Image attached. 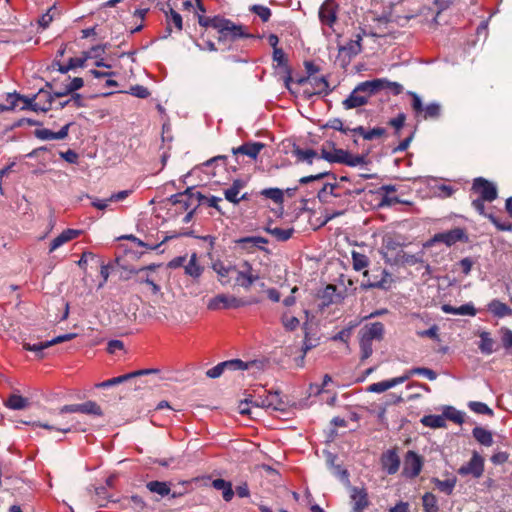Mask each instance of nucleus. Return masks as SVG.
Masks as SVG:
<instances>
[{
	"label": "nucleus",
	"instance_id": "obj_19",
	"mask_svg": "<svg viewBox=\"0 0 512 512\" xmlns=\"http://www.w3.org/2000/svg\"><path fill=\"white\" fill-rule=\"evenodd\" d=\"M338 5L334 0H325L319 9V19L322 24L332 27L337 20Z\"/></svg>",
	"mask_w": 512,
	"mask_h": 512
},
{
	"label": "nucleus",
	"instance_id": "obj_33",
	"mask_svg": "<svg viewBox=\"0 0 512 512\" xmlns=\"http://www.w3.org/2000/svg\"><path fill=\"white\" fill-rule=\"evenodd\" d=\"M184 270H185V274L189 275L193 279H198L202 275V273L204 271V267L198 263V258H197L196 253H193L191 255L188 263L186 265H184Z\"/></svg>",
	"mask_w": 512,
	"mask_h": 512
},
{
	"label": "nucleus",
	"instance_id": "obj_61",
	"mask_svg": "<svg viewBox=\"0 0 512 512\" xmlns=\"http://www.w3.org/2000/svg\"><path fill=\"white\" fill-rule=\"evenodd\" d=\"M203 198L204 197L200 192L194 193L190 188V197L188 199H184V201L179 205L181 206V209L188 210L194 202H200Z\"/></svg>",
	"mask_w": 512,
	"mask_h": 512
},
{
	"label": "nucleus",
	"instance_id": "obj_42",
	"mask_svg": "<svg viewBox=\"0 0 512 512\" xmlns=\"http://www.w3.org/2000/svg\"><path fill=\"white\" fill-rule=\"evenodd\" d=\"M28 405V399L17 394L10 395L9 398L5 401V406L12 410L25 409L28 407Z\"/></svg>",
	"mask_w": 512,
	"mask_h": 512
},
{
	"label": "nucleus",
	"instance_id": "obj_37",
	"mask_svg": "<svg viewBox=\"0 0 512 512\" xmlns=\"http://www.w3.org/2000/svg\"><path fill=\"white\" fill-rule=\"evenodd\" d=\"M431 482L436 486V488L445 493L446 495H451L457 483V478L455 476L448 478L446 480H440L438 478H432Z\"/></svg>",
	"mask_w": 512,
	"mask_h": 512
},
{
	"label": "nucleus",
	"instance_id": "obj_35",
	"mask_svg": "<svg viewBox=\"0 0 512 512\" xmlns=\"http://www.w3.org/2000/svg\"><path fill=\"white\" fill-rule=\"evenodd\" d=\"M243 187L244 182L242 180H234L232 185L224 190L225 199L233 204H238L240 202L238 195Z\"/></svg>",
	"mask_w": 512,
	"mask_h": 512
},
{
	"label": "nucleus",
	"instance_id": "obj_11",
	"mask_svg": "<svg viewBox=\"0 0 512 512\" xmlns=\"http://www.w3.org/2000/svg\"><path fill=\"white\" fill-rule=\"evenodd\" d=\"M75 337H76L75 333H68V334L57 336L49 341H41V342L34 343V344L23 341L22 346H23L24 350L34 352V353H36L38 358H43V356H44L43 350L44 349L49 348L53 345L65 342V341H70V340L74 339Z\"/></svg>",
	"mask_w": 512,
	"mask_h": 512
},
{
	"label": "nucleus",
	"instance_id": "obj_18",
	"mask_svg": "<svg viewBox=\"0 0 512 512\" xmlns=\"http://www.w3.org/2000/svg\"><path fill=\"white\" fill-rule=\"evenodd\" d=\"M45 87L47 89L42 88L36 94H34V107H36V112H47L52 108V103L54 100L50 91L52 89V84L47 82Z\"/></svg>",
	"mask_w": 512,
	"mask_h": 512
},
{
	"label": "nucleus",
	"instance_id": "obj_6",
	"mask_svg": "<svg viewBox=\"0 0 512 512\" xmlns=\"http://www.w3.org/2000/svg\"><path fill=\"white\" fill-rule=\"evenodd\" d=\"M412 97V109L415 113L416 118L422 120H437L441 116V105L433 102L426 106L423 105L421 98L416 93H410Z\"/></svg>",
	"mask_w": 512,
	"mask_h": 512
},
{
	"label": "nucleus",
	"instance_id": "obj_5",
	"mask_svg": "<svg viewBox=\"0 0 512 512\" xmlns=\"http://www.w3.org/2000/svg\"><path fill=\"white\" fill-rule=\"evenodd\" d=\"M363 276L368 278L367 282L361 284V288L364 290L372 288L388 290L393 282L391 274L380 267L374 269L371 274L368 270H365Z\"/></svg>",
	"mask_w": 512,
	"mask_h": 512
},
{
	"label": "nucleus",
	"instance_id": "obj_10",
	"mask_svg": "<svg viewBox=\"0 0 512 512\" xmlns=\"http://www.w3.org/2000/svg\"><path fill=\"white\" fill-rule=\"evenodd\" d=\"M248 305V302L234 295L218 294L208 301L209 310L239 308Z\"/></svg>",
	"mask_w": 512,
	"mask_h": 512
},
{
	"label": "nucleus",
	"instance_id": "obj_26",
	"mask_svg": "<svg viewBox=\"0 0 512 512\" xmlns=\"http://www.w3.org/2000/svg\"><path fill=\"white\" fill-rule=\"evenodd\" d=\"M81 234L80 230L76 229H66L62 233H60L57 237H55L50 243V252L55 251L63 244L77 238Z\"/></svg>",
	"mask_w": 512,
	"mask_h": 512
},
{
	"label": "nucleus",
	"instance_id": "obj_25",
	"mask_svg": "<svg viewBox=\"0 0 512 512\" xmlns=\"http://www.w3.org/2000/svg\"><path fill=\"white\" fill-rule=\"evenodd\" d=\"M212 269L218 276V281L223 285H228L230 283L229 275L231 272L236 270V266L225 265L222 261L217 260L212 264Z\"/></svg>",
	"mask_w": 512,
	"mask_h": 512
},
{
	"label": "nucleus",
	"instance_id": "obj_9",
	"mask_svg": "<svg viewBox=\"0 0 512 512\" xmlns=\"http://www.w3.org/2000/svg\"><path fill=\"white\" fill-rule=\"evenodd\" d=\"M234 272L237 274L235 284L245 290L250 289L251 286L260 279L258 271L253 269L252 264L247 260L241 262L239 268L236 267Z\"/></svg>",
	"mask_w": 512,
	"mask_h": 512
},
{
	"label": "nucleus",
	"instance_id": "obj_7",
	"mask_svg": "<svg viewBox=\"0 0 512 512\" xmlns=\"http://www.w3.org/2000/svg\"><path fill=\"white\" fill-rule=\"evenodd\" d=\"M403 243L394 235L383 237L381 254L387 264L394 266L404 252Z\"/></svg>",
	"mask_w": 512,
	"mask_h": 512
},
{
	"label": "nucleus",
	"instance_id": "obj_46",
	"mask_svg": "<svg viewBox=\"0 0 512 512\" xmlns=\"http://www.w3.org/2000/svg\"><path fill=\"white\" fill-rule=\"evenodd\" d=\"M422 506L424 512H438V501L436 496L431 492H426L422 496Z\"/></svg>",
	"mask_w": 512,
	"mask_h": 512
},
{
	"label": "nucleus",
	"instance_id": "obj_43",
	"mask_svg": "<svg viewBox=\"0 0 512 512\" xmlns=\"http://www.w3.org/2000/svg\"><path fill=\"white\" fill-rule=\"evenodd\" d=\"M420 422L430 428H443L446 426V421L443 415H425L421 418Z\"/></svg>",
	"mask_w": 512,
	"mask_h": 512
},
{
	"label": "nucleus",
	"instance_id": "obj_30",
	"mask_svg": "<svg viewBox=\"0 0 512 512\" xmlns=\"http://www.w3.org/2000/svg\"><path fill=\"white\" fill-rule=\"evenodd\" d=\"M264 231L272 235L277 241L285 242L294 234V228L272 227L270 224L264 227Z\"/></svg>",
	"mask_w": 512,
	"mask_h": 512
},
{
	"label": "nucleus",
	"instance_id": "obj_58",
	"mask_svg": "<svg viewBox=\"0 0 512 512\" xmlns=\"http://www.w3.org/2000/svg\"><path fill=\"white\" fill-rule=\"evenodd\" d=\"M250 239H253V236H247V237H242V238L236 239L234 241V243L236 244L237 247L246 251L247 253H253L257 249V245L254 242H252V243L245 242L246 240H250Z\"/></svg>",
	"mask_w": 512,
	"mask_h": 512
},
{
	"label": "nucleus",
	"instance_id": "obj_53",
	"mask_svg": "<svg viewBox=\"0 0 512 512\" xmlns=\"http://www.w3.org/2000/svg\"><path fill=\"white\" fill-rule=\"evenodd\" d=\"M468 407L470 408L471 411L477 414H484L489 416L493 415V410L483 402L471 401L469 402Z\"/></svg>",
	"mask_w": 512,
	"mask_h": 512
},
{
	"label": "nucleus",
	"instance_id": "obj_8",
	"mask_svg": "<svg viewBox=\"0 0 512 512\" xmlns=\"http://www.w3.org/2000/svg\"><path fill=\"white\" fill-rule=\"evenodd\" d=\"M218 42L225 43L227 41H237L242 38H251L253 37L251 34L244 30L243 25L235 24L230 19H226L224 24L222 25L220 31L218 32Z\"/></svg>",
	"mask_w": 512,
	"mask_h": 512
},
{
	"label": "nucleus",
	"instance_id": "obj_55",
	"mask_svg": "<svg viewBox=\"0 0 512 512\" xmlns=\"http://www.w3.org/2000/svg\"><path fill=\"white\" fill-rule=\"evenodd\" d=\"M359 345H360V352H361L360 359H361V361H365L373 353L372 341L361 337Z\"/></svg>",
	"mask_w": 512,
	"mask_h": 512
},
{
	"label": "nucleus",
	"instance_id": "obj_2",
	"mask_svg": "<svg viewBox=\"0 0 512 512\" xmlns=\"http://www.w3.org/2000/svg\"><path fill=\"white\" fill-rule=\"evenodd\" d=\"M471 191L478 195V198L472 201V207L480 215H485L484 202H492L495 199H497V187L487 179L483 177H478L473 180Z\"/></svg>",
	"mask_w": 512,
	"mask_h": 512
},
{
	"label": "nucleus",
	"instance_id": "obj_17",
	"mask_svg": "<svg viewBox=\"0 0 512 512\" xmlns=\"http://www.w3.org/2000/svg\"><path fill=\"white\" fill-rule=\"evenodd\" d=\"M265 148V144L262 142L248 141L240 145L239 147H233L231 149L232 154L238 161V156H247L252 160H256L260 152Z\"/></svg>",
	"mask_w": 512,
	"mask_h": 512
},
{
	"label": "nucleus",
	"instance_id": "obj_32",
	"mask_svg": "<svg viewBox=\"0 0 512 512\" xmlns=\"http://www.w3.org/2000/svg\"><path fill=\"white\" fill-rule=\"evenodd\" d=\"M488 310L498 318H503L512 314V309L498 299H493L488 304Z\"/></svg>",
	"mask_w": 512,
	"mask_h": 512
},
{
	"label": "nucleus",
	"instance_id": "obj_12",
	"mask_svg": "<svg viewBox=\"0 0 512 512\" xmlns=\"http://www.w3.org/2000/svg\"><path fill=\"white\" fill-rule=\"evenodd\" d=\"M457 472L461 476L472 475L474 478H480L484 472V458L474 451L469 462L462 465Z\"/></svg>",
	"mask_w": 512,
	"mask_h": 512
},
{
	"label": "nucleus",
	"instance_id": "obj_45",
	"mask_svg": "<svg viewBox=\"0 0 512 512\" xmlns=\"http://www.w3.org/2000/svg\"><path fill=\"white\" fill-rule=\"evenodd\" d=\"M351 256L352 266L355 271H361L369 266L370 261L365 254L353 250Z\"/></svg>",
	"mask_w": 512,
	"mask_h": 512
},
{
	"label": "nucleus",
	"instance_id": "obj_54",
	"mask_svg": "<svg viewBox=\"0 0 512 512\" xmlns=\"http://www.w3.org/2000/svg\"><path fill=\"white\" fill-rule=\"evenodd\" d=\"M129 379H130V375H129V373H127V374H124V375H121V376H117V377H113L111 379H108V380H105L103 382L97 383L95 386L97 388H108V387H111V386H114V385H118V384L124 383L127 380H129Z\"/></svg>",
	"mask_w": 512,
	"mask_h": 512
},
{
	"label": "nucleus",
	"instance_id": "obj_62",
	"mask_svg": "<svg viewBox=\"0 0 512 512\" xmlns=\"http://www.w3.org/2000/svg\"><path fill=\"white\" fill-rule=\"evenodd\" d=\"M251 11L258 15L263 22H268L271 17V10L263 5H254Z\"/></svg>",
	"mask_w": 512,
	"mask_h": 512
},
{
	"label": "nucleus",
	"instance_id": "obj_40",
	"mask_svg": "<svg viewBox=\"0 0 512 512\" xmlns=\"http://www.w3.org/2000/svg\"><path fill=\"white\" fill-rule=\"evenodd\" d=\"M472 435L481 445L490 447L493 444L492 433L483 427H475L472 430Z\"/></svg>",
	"mask_w": 512,
	"mask_h": 512
},
{
	"label": "nucleus",
	"instance_id": "obj_56",
	"mask_svg": "<svg viewBox=\"0 0 512 512\" xmlns=\"http://www.w3.org/2000/svg\"><path fill=\"white\" fill-rule=\"evenodd\" d=\"M484 216L487 217L499 231H509V232L512 231V223L511 222H509V221L502 222L499 218H497L493 214H488L486 212H485Z\"/></svg>",
	"mask_w": 512,
	"mask_h": 512
},
{
	"label": "nucleus",
	"instance_id": "obj_21",
	"mask_svg": "<svg viewBox=\"0 0 512 512\" xmlns=\"http://www.w3.org/2000/svg\"><path fill=\"white\" fill-rule=\"evenodd\" d=\"M382 469L389 475L395 474L400 467V458L396 449H389L381 456Z\"/></svg>",
	"mask_w": 512,
	"mask_h": 512
},
{
	"label": "nucleus",
	"instance_id": "obj_20",
	"mask_svg": "<svg viewBox=\"0 0 512 512\" xmlns=\"http://www.w3.org/2000/svg\"><path fill=\"white\" fill-rule=\"evenodd\" d=\"M257 407L271 408L275 411H285L287 403L280 396L278 391L269 392L264 398L254 402Z\"/></svg>",
	"mask_w": 512,
	"mask_h": 512
},
{
	"label": "nucleus",
	"instance_id": "obj_14",
	"mask_svg": "<svg viewBox=\"0 0 512 512\" xmlns=\"http://www.w3.org/2000/svg\"><path fill=\"white\" fill-rule=\"evenodd\" d=\"M423 467V458L415 451L409 450L404 458L403 473L409 478L417 477Z\"/></svg>",
	"mask_w": 512,
	"mask_h": 512
},
{
	"label": "nucleus",
	"instance_id": "obj_3",
	"mask_svg": "<svg viewBox=\"0 0 512 512\" xmlns=\"http://www.w3.org/2000/svg\"><path fill=\"white\" fill-rule=\"evenodd\" d=\"M380 81H365L360 83L352 93L343 101L345 109L361 107L368 102V97L378 92Z\"/></svg>",
	"mask_w": 512,
	"mask_h": 512
},
{
	"label": "nucleus",
	"instance_id": "obj_24",
	"mask_svg": "<svg viewBox=\"0 0 512 512\" xmlns=\"http://www.w3.org/2000/svg\"><path fill=\"white\" fill-rule=\"evenodd\" d=\"M361 337L373 341L382 340L384 334V325L381 322H374L365 325L360 331Z\"/></svg>",
	"mask_w": 512,
	"mask_h": 512
},
{
	"label": "nucleus",
	"instance_id": "obj_41",
	"mask_svg": "<svg viewBox=\"0 0 512 512\" xmlns=\"http://www.w3.org/2000/svg\"><path fill=\"white\" fill-rule=\"evenodd\" d=\"M423 262V253L409 254L405 251L400 255L399 261L394 266H414Z\"/></svg>",
	"mask_w": 512,
	"mask_h": 512
},
{
	"label": "nucleus",
	"instance_id": "obj_48",
	"mask_svg": "<svg viewBox=\"0 0 512 512\" xmlns=\"http://www.w3.org/2000/svg\"><path fill=\"white\" fill-rule=\"evenodd\" d=\"M363 181H364L363 179L358 178V175L352 177L351 183H350L351 187L346 188L343 193L345 195H352V194L360 195L365 190Z\"/></svg>",
	"mask_w": 512,
	"mask_h": 512
},
{
	"label": "nucleus",
	"instance_id": "obj_27",
	"mask_svg": "<svg viewBox=\"0 0 512 512\" xmlns=\"http://www.w3.org/2000/svg\"><path fill=\"white\" fill-rule=\"evenodd\" d=\"M165 14H166V24H167V27H166L167 35H165L164 37L166 38L168 35L171 34L172 26H174L177 31L182 30L183 19H182V16L172 8H170L169 11H167Z\"/></svg>",
	"mask_w": 512,
	"mask_h": 512
},
{
	"label": "nucleus",
	"instance_id": "obj_15",
	"mask_svg": "<svg viewBox=\"0 0 512 512\" xmlns=\"http://www.w3.org/2000/svg\"><path fill=\"white\" fill-rule=\"evenodd\" d=\"M273 61L277 62L278 66L284 68L285 76L283 78L285 87L290 93L295 94L296 91L292 88L293 78L292 70L288 65V58L282 48H275L272 54Z\"/></svg>",
	"mask_w": 512,
	"mask_h": 512
},
{
	"label": "nucleus",
	"instance_id": "obj_1",
	"mask_svg": "<svg viewBox=\"0 0 512 512\" xmlns=\"http://www.w3.org/2000/svg\"><path fill=\"white\" fill-rule=\"evenodd\" d=\"M321 159L329 163H340L350 167L367 164V154L353 155L347 150L336 148L333 142H325L322 145Z\"/></svg>",
	"mask_w": 512,
	"mask_h": 512
},
{
	"label": "nucleus",
	"instance_id": "obj_38",
	"mask_svg": "<svg viewBox=\"0 0 512 512\" xmlns=\"http://www.w3.org/2000/svg\"><path fill=\"white\" fill-rule=\"evenodd\" d=\"M212 486L215 489L222 491L223 499L226 502H229L232 500V498L234 496V491L232 489V485L230 482H228L224 479L218 478V479H215L212 481Z\"/></svg>",
	"mask_w": 512,
	"mask_h": 512
},
{
	"label": "nucleus",
	"instance_id": "obj_49",
	"mask_svg": "<svg viewBox=\"0 0 512 512\" xmlns=\"http://www.w3.org/2000/svg\"><path fill=\"white\" fill-rule=\"evenodd\" d=\"M443 417L445 420L448 419L457 424H462L464 422V414L451 406L445 408Z\"/></svg>",
	"mask_w": 512,
	"mask_h": 512
},
{
	"label": "nucleus",
	"instance_id": "obj_31",
	"mask_svg": "<svg viewBox=\"0 0 512 512\" xmlns=\"http://www.w3.org/2000/svg\"><path fill=\"white\" fill-rule=\"evenodd\" d=\"M146 488L151 492L159 495L161 498L169 496L171 492L170 484L165 481H149L146 483Z\"/></svg>",
	"mask_w": 512,
	"mask_h": 512
},
{
	"label": "nucleus",
	"instance_id": "obj_47",
	"mask_svg": "<svg viewBox=\"0 0 512 512\" xmlns=\"http://www.w3.org/2000/svg\"><path fill=\"white\" fill-rule=\"evenodd\" d=\"M260 194L273 200L276 204H282L284 202L283 191L279 188H266L263 189Z\"/></svg>",
	"mask_w": 512,
	"mask_h": 512
},
{
	"label": "nucleus",
	"instance_id": "obj_28",
	"mask_svg": "<svg viewBox=\"0 0 512 512\" xmlns=\"http://www.w3.org/2000/svg\"><path fill=\"white\" fill-rule=\"evenodd\" d=\"M442 311L447 314L475 316L477 311L473 304L467 303L460 307H453L450 304H443Z\"/></svg>",
	"mask_w": 512,
	"mask_h": 512
},
{
	"label": "nucleus",
	"instance_id": "obj_13",
	"mask_svg": "<svg viewBox=\"0 0 512 512\" xmlns=\"http://www.w3.org/2000/svg\"><path fill=\"white\" fill-rule=\"evenodd\" d=\"M330 91L326 77H310L309 86L303 89V96L309 100L314 95H328Z\"/></svg>",
	"mask_w": 512,
	"mask_h": 512
},
{
	"label": "nucleus",
	"instance_id": "obj_57",
	"mask_svg": "<svg viewBox=\"0 0 512 512\" xmlns=\"http://www.w3.org/2000/svg\"><path fill=\"white\" fill-rule=\"evenodd\" d=\"M373 81L382 82L381 85L378 87V91H380L382 89H389L393 92V94L398 95L403 90L402 85L397 82H390L386 79H374Z\"/></svg>",
	"mask_w": 512,
	"mask_h": 512
},
{
	"label": "nucleus",
	"instance_id": "obj_34",
	"mask_svg": "<svg viewBox=\"0 0 512 512\" xmlns=\"http://www.w3.org/2000/svg\"><path fill=\"white\" fill-rule=\"evenodd\" d=\"M479 337H480V342H479L478 348L483 354L490 355L494 351H496V349L494 348L495 341L491 337L489 332L482 331L479 333Z\"/></svg>",
	"mask_w": 512,
	"mask_h": 512
},
{
	"label": "nucleus",
	"instance_id": "obj_29",
	"mask_svg": "<svg viewBox=\"0 0 512 512\" xmlns=\"http://www.w3.org/2000/svg\"><path fill=\"white\" fill-rule=\"evenodd\" d=\"M293 155L296 157L299 162H306L308 164H313L314 159H321V155L313 149H302L298 146L294 147Z\"/></svg>",
	"mask_w": 512,
	"mask_h": 512
},
{
	"label": "nucleus",
	"instance_id": "obj_63",
	"mask_svg": "<svg viewBox=\"0 0 512 512\" xmlns=\"http://www.w3.org/2000/svg\"><path fill=\"white\" fill-rule=\"evenodd\" d=\"M128 93L141 99H146L150 96V91L148 90V88L138 84L131 86Z\"/></svg>",
	"mask_w": 512,
	"mask_h": 512
},
{
	"label": "nucleus",
	"instance_id": "obj_39",
	"mask_svg": "<svg viewBox=\"0 0 512 512\" xmlns=\"http://www.w3.org/2000/svg\"><path fill=\"white\" fill-rule=\"evenodd\" d=\"M203 14L204 13L198 14L199 25L202 27H213L219 32L226 18L221 16L206 17Z\"/></svg>",
	"mask_w": 512,
	"mask_h": 512
},
{
	"label": "nucleus",
	"instance_id": "obj_60",
	"mask_svg": "<svg viewBox=\"0 0 512 512\" xmlns=\"http://www.w3.org/2000/svg\"><path fill=\"white\" fill-rule=\"evenodd\" d=\"M88 262H94L96 265L99 263L98 257L92 252H83L81 258L77 262L78 266L86 270Z\"/></svg>",
	"mask_w": 512,
	"mask_h": 512
},
{
	"label": "nucleus",
	"instance_id": "obj_4",
	"mask_svg": "<svg viewBox=\"0 0 512 512\" xmlns=\"http://www.w3.org/2000/svg\"><path fill=\"white\" fill-rule=\"evenodd\" d=\"M469 236L464 228L455 227L451 230L436 233L425 244V247H432L437 243H443L447 247H451L457 242L467 243Z\"/></svg>",
	"mask_w": 512,
	"mask_h": 512
},
{
	"label": "nucleus",
	"instance_id": "obj_36",
	"mask_svg": "<svg viewBox=\"0 0 512 512\" xmlns=\"http://www.w3.org/2000/svg\"><path fill=\"white\" fill-rule=\"evenodd\" d=\"M361 40V35L357 34L356 39L350 40L347 44L340 47V52L345 53L349 58L358 55L362 51Z\"/></svg>",
	"mask_w": 512,
	"mask_h": 512
},
{
	"label": "nucleus",
	"instance_id": "obj_50",
	"mask_svg": "<svg viewBox=\"0 0 512 512\" xmlns=\"http://www.w3.org/2000/svg\"><path fill=\"white\" fill-rule=\"evenodd\" d=\"M82 413L94 416H103V410L95 401H86L82 403Z\"/></svg>",
	"mask_w": 512,
	"mask_h": 512
},
{
	"label": "nucleus",
	"instance_id": "obj_59",
	"mask_svg": "<svg viewBox=\"0 0 512 512\" xmlns=\"http://www.w3.org/2000/svg\"><path fill=\"white\" fill-rule=\"evenodd\" d=\"M91 52H83V55L81 57H72L68 61V66L71 70L83 67L85 65V62L90 59Z\"/></svg>",
	"mask_w": 512,
	"mask_h": 512
},
{
	"label": "nucleus",
	"instance_id": "obj_22",
	"mask_svg": "<svg viewBox=\"0 0 512 512\" xmlns=\"http://www.w3.org/2000/svg\"><path fill=\"white\" fill-rule=\"evenodd\" d=\"M71 125L72 123L66 124L58 132H53L47 128L36 129L34 134L40 140H62L68 136Z\"/></svg>",
	"mask_w": 512,
	"mask_h": 512
},
{
	"label": "nucleus",
	"instance_id": "obj_51",
	"mask_svg": "<svg viewBox=\"0 0 512 512\" xmlns=\"http://www.w3.org/2000/svg\"><path fill=\"white\" fill-rule=\"evenodd\" d=\"M224 365L225 370H246L249 368L250 365H252L254 362H244L240 359H232L222 362Z\"/></svg>",
	"mask_w": 512,
	"mask_h": 512
},
{
	"label": "nucleus",
	"instance_id": "obj_44",
	"mask_svg": "<svg viewBox=\"0 0 512 512\" xmlns=\"http://www.w3.org/2000/svg\"><path fill=\"white\" fill-rule=\"evenodd\" d=\"M413 375H423L430 381H433L437 378V373L434 370L426 367H415L409 369L402 376H407L408 380Z\"/></svg>",
	"mask_w": 512,
	"mask_h": 512
},
{
	"label": "nucleus",
	"instance_id": "obj_23",
	"mask_svg": "<svg viewBox=\"0 0 512 512\" xmlns=\"http://www.w3.org/2000/svg\"><path fill=\"white\" fill-rule=\"evenodd\" d=\"M405 381H407V376L401 375L399 377H395V378H392L389 380L372 383L371 385H369L367 387L366 390H367V392H370V393H382V392L387 391L390 388L395 387L396 385L404 383Z\"/></svg>",
	"mask_w": 512,
	"mask_h": 512
},
{
	"label": "nucleus",
	"instance_id": "obj_64",
	"mask_svg": "<svg viewBox=\"0 0 512 512\" xmlns=\"http://www.w3.org/2000/svg\"><path fill=\"white\" fill-rule=\"evenodd\" d=\"M282 324L287 331H294L299 327L300 321L295 316L288 317L287 315H283Z\"/></svg>",
	"mask_w": 512,
	"mask_h": 512
},
{
	"label": "nucleus",
	"instance_id": "obj_16",
	"mask_svg": "<svg viewBox=\"0 0 512 512\" xmlns=\"http://www.w3.org/2000/svg\"><path fill=\"white\" fill-rule=\"evenodd\" d=\"M350 499L352 502L351 512H364L370 505L368 493L364 487H350Z\"/></svg>",
	"mask_w": 512,
	"mask_h": 512
},
{
	"label": "nucleus",
	"instance_id": "obj_52",
	"mask_svg": "<svg viewBox=\"0 0 512 512\" xmlns=\"http://www.w3.org/2000/svg\"><path fill=\"white\" fill-rule=\"evenodd\" d=\"M325 177H332L333 179H336V176L334 174H331L329 171L324 170V171H319L313 175L301 177L299 179V183L305 185V184H308V183L316 181V180H321Z\"/></svg>",
	"mask_w": 512,
	"mask_h": 512
}]
</instances>
